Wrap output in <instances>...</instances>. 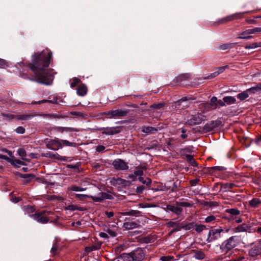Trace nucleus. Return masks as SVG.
I'll list each match as a JSON object with an SVG mask.
<instances>
[{
  "label": "nucleus",
  "instance_id": "obj_63",
  "mask_svg": "<svg viewBox=\"0 0 261 261\" xmlns=\"http://www.w3.org/2000/svg\"><path fill=\"white\" fill-rule=\"evenodd\" d=\"M216 106H217V108L220 107H224V106H225V102H224V100L223 99V100L220 99L217 101Z\"/></svg>",
  "mask_w": 261,
  "mask_h": 261
},
{
  "label": "nucleus",
  "instance_id": "obj_13",
  "mask_svg": "<svg viewBox=\"0 0 261 261\" xmlns=\"http://www.w3.org/2000/svg\"><path fill=\"white\" fill-rule=\"evenodd\" d=\"M79 129L76 128L69 127L54 126L50 128V132L53 133H63L66 132H79Z\"/></svg>",
  "mask_w": 261,
  "mask_h": 261
},
{
  "label": "nucleus",
  "instance_id": "obj_2",
  "mask_svg": "<svg viewBox=\"0 0 261 261\" xmlns=\"http://www.w3.org/2000/svg\"><path fill=\"white\" fill-rule=\"evenodd\" d=\"M229 230V228L223 229L221 227L212 229L208 231L206 241L207 243H213L221 238L222 232L228 233Z\"/></svg>",
  "mask_w": 261,
  "mask_h": 261
},
{
  "label": "nucleus",
  "instance_id": "obj_7",
  "mask_svg": "<svg viewBox=\"0 0 261 261\" xmlns=\"http://www.w3.org/2000/svg\"><path fill=\"white\" fill-rule=\"evenodd\" d=\"M128 111L122 109H117L111 110L105 113L108 118L112 119L115 118H120L127 115Z\"/></svg>",
  "mask_w": 261,
  "mask_h": 261
},
{
  "label": "nucleus",
  "instance_id": "obj_24",
  "mask_svg": "<svg viewBox=\"0 0 261 261\" xmlns=\"http://www.w3.org/2000/svg\"><path fill=\"white\" fill-rule=\"evenodd\" d=\"M87 92V87L85 84H81L77 88L76 90L77 94L81 96H83L86 94Z\"/></svg>",
  "mask_w": 261,
  "mask_h": 261
},
{
  "label": "nucleus",
  "instance_id": "obj_59",
  "mask_svg": "<svg viewBox=\"0 0 261 261\" xmlns=\"http://www.w3.org/2000/svg\"><path fill=\"white\" fill-rule=\"evenodd\" d=\"M12 164L15 166H18L19 165H25V163L23 162L20 161V160H14L13 161Z\"/></svg>",
  "mask_w": 261,
  "mask_h": 261
},
{
  "label": "nucleus",
  "instance_id": "obj_55",
  "mask_svg": "<svg viewBox=\"0 0 261 261\" xmlns=\"http://www.w3.org/2000/svg\"><path fill=\"white\" fill-rule=\"evenodd\" d=\"M23 208L24 211L28 213H32L35 210V208L33 206L31 205L25 206Z\"/></svg>",
  "mask_w": 261,
  "mask_h": 261
},
{
  "label": "nucleus",
  "instance_id": "obj_39",
  "mask_svg": "<svg viewBox=\"0 0 261 261\" xmlns=\"http://www.w3.org/2000/svg\"><path fill=\"white\" fill-rule=\"evenodd\" d=\"M260 203V200L258 198H253L249 201V204L252 207H257Z\"/></svg>",
  "mask_w": 261,
  "mask_h": 261
},
{
  "label": "nucleus",
  "instance_id": "obj_46",
  "mask_svg": "<svg viewBox=\"0 0 261 261\" xmlns=\"http://www.w3.org/2000/svg\"><path fill=\"white\" fill-rule=\"evenodd\" d=\"M247 226L245 224L239 225L234 228L235 232H243L247 230Z\"/></svg>",
  "mask_w": 261,
  "mask_h": 261
},
{
  "label": "nucleus",
  "instance_id": "obj_5",
  "mask_svg": "<svg viewBox=\"0 0 261 261\" xmlns=\"http://www.w3.org/2000/svg\"><path fill=\"white\" fill-rule=\"evenodd\" d=\"M236 236H232L225 240L222 244L221 246V249L222 251L225 253H227L228 251L236 247L237 245V242L236 240Z\"/></svg>",
  "mask_w": 261,
  "mask_h": 261
},
{
  "label": "nucleus",
  "instance_id": "obj_36",
  "mask_svg": "<svg viewBox=\"0 0 261 261\" xmlns=\"http://www.w3.org/2000/svg\"><path fill=\"white\" fill-rule=\"evenodd\" d=\"M141 213L142 212L139 211L131 210L128 212L123 213V214L126 216H137L141 214Z\"/></svg>",
  "mask_w": 261,
  "mask_h": 261
},
{
  "label": "nucleus",
  "instance_id": "obj_37",
  "mask_svg": "<svg viewBox=\"0 0 261 261\" xmlns=\"http://www.w3.org/2000/svg\"><path fill=\"white\" fill-rule=\"evenodd\" d=\"M17 153L21 158L22 160L28 161V160L25 158L27 156V152L24 148H19L17 150Z\"/></svg>",
  "mask_w": 261,
  "mask_h": 261
},
{
  "label": "nucleus",
  "instance_id": "obj_25",
  "mask_svg": "<svg viewBox=\"0 0 261 261\" xmlns=\"http://www.w3.org/2000/svg\"><path fill=\"white\" fill-rule=\"evenodd\" d=\"M237 43H225L221 45H219L217 48L219 50H225L227 49H230L233 48L235 45L237 44Z\"/></svg>",
  "mask_w": 261,
  "mask_h": 261
},
{
  "label": "nucleus",
  "instance_id": "obj_47",
  "mask_svg": "<svg viewBox=\"0 0 261 261\" xmlns=\"http://www.w3.org/2000/svg\"><path fill=\"white\" fill-rule=\"evenodd\" d=\"M217 219V217L214 215H210L206 217L204 219L205 223H210L215 222Z\"/></svg>",
  "mask_w": 261,
  "mask_h": 261
},
{
  "label": "nucleus",
  "instance_id": "obj_48",
  "mask_svg": "<svg viewBox=\"0 0 261 261\" xmlns=\"http://www.w3.org/2000/svg\"><path fill=\"white\" fill-rule=\"evenodd\" d=\"M138 179L142 184L147 186H149L151 183V180L149 178H147L146 179H144V178L141 176L139 177Z\"/></svg>",
  "mask_w": 261,
  "mask_h": 261
},
{
  "label": "nucleus",
  "instance_id": "obj_43",
  "mask_svg": "<svg viewBox=\"0 0 261 261\" xmlns=\"http://www.w3.org/2000/svg\"><path fill=\"white\" fill-rule=\"evenodd\" d=\"M205 256V254L201 251H196L195 252L194 257L197 259H203Z\"/></svg>",
  "mask_w": 261,
  "mask_h": 261
},
{
  "label": "nucleus",
  "instance_id": "obj_57",
  "mask_svg": "<svg viewBox=\"0 0 261 261\" xmlns=\"http://www.w3.org/2000/svg\"><path fill=\"white\" fill-rule=\"evenodd\" d=\"M81 82V80L77 78V77H74L73 79V81L70 84V87L71 88L75 87L79 83H80Z\"/></svg>",
  "mask_w": 261,
  "mask_h": 261
},
{
  "label": "nucleus",
  "instance_id": "obj_30",
  "mask_svg": "<svg viewBox=\"0 0 261 261\" xmlns=\"http://www.w3.org/2000/svg\"><path fill=\"white\" fill-rule=\"evenodd\" d=\"M223 100L225 104L228 105L236 103L237 101L236 98L233 96H225L223 97Z\"/></svg>",
  "mask_w": 261,
  "mask_h": 261
},
{
  "label": "nucleus",
  "instance_id": "obj_51",
  "mask_svg": "<svg viewBox=\"0 0 261 261\" xmlns=\"http://www.w3.org/2000/svg\"><path fill=\"white\" fill-rule=\"evenodd\" d=\"M217 101L218 99L216 97L213 96L211 98L210 100V105L213 109H215L217 108V106H216Z\"/></svg>",
  "mask_w": 261,
  "mask_h": 261
},
{
  "label": "nucleus",
  "instance_id": "obj_18",
  "mask_svg": "<svg viewBox=\"0 0 261 261\" xmlns=\"http://www.w3.org/2000/svg\"><path fill=\"white\" fill-rule=\"evenodd\" d=\"M167 212H172L177 215H179L182 212V209L177 206H175L172 205H167L166 208H165Z\"/></svg>",
  "mask_w": 261,
  "mask_h": 261
},
{
  "label": "nucleus",
  "instance_id": "obj_23",
  "mask_svg": "<svg viewBox=\"0 0 261 261\" xmlns=\"http://www.w3.org/2000/svg\"><path fill=\"white\" fill-rule=\"evenodd\" d=\"M141 130L143 133L149 135L155 134L158 131V129L152 126H144Z\"/></svg>",
  "mask_w": 261,
  "mask_h": 261
},
{
  "label": "nucleus",
  "instance_id": "obj_41",
  "mask_svg": "<svg viewBox=\"0 0 261 261\" xmlns=\"http://www.w3.org/2000/svg\"><path fill=\"white\" fill-rule=\"evenodd\" d=\"M206 226L203 224H198L195 223V230L198 233L201 232L204 229H206Z\"/></svg>",
  "mask_w": 261,
  "mask_h": 261
},
{
  "label": "nucleus",
  "instance_id": "obj_19",
  "mask_svg": "<svg viewBox=\"0 0 261 261\" xmlns=\"http://www.w3.org/2000/svg\"><path fill=\"white\" fill-rule=\"evenodd\" d=\"M191 77V74L188 73H182L174 79V82L176 84H179L181 82L188 80Z\"/></svg>",
  "mask_w": 261,
  "mask_h": 261
},
{
  "label": "nucleus",
  "instance_id": "obj_58",
  "mask_svg": "<svg viewBox=\"0 0 261 261\" xmlns=\"http://www.w3.org/2000/svg\"><path fill=\"white\" fill-rule=\"evenodd\" d=\"M229 66L228 65H226L224 66L219 67L216 69V72L219 75L220 73L224 72V71L226 69L228 68Z\"/></svg>",
  "mask_w": 261,
  "mask_h": 261
},
{
  "label": "nucleus",
  "instance_id": "obj_8",
  "mask_svg": "<svg viewBox=\"0 0 261 261\" xmlns=\"http://www.w3.org/2000/svg\"><path fill=\"white\" fill-rule=\"evenodd\" d=\"M45 213H47L48 214L51 213L49 211H43L40 213H36L34 214H32L30 215V217L40 223H47L49 221V219L44 216Z\"/></svg>",
  "mask_w": 261,
  "mask_h": 261
},
{
  "label": "nucleus",
  "instance_id": "obj_54",
  "mask_svg": "<svg viewBox=\"0 0 261 261\" xmlns=\"http://www.w3.org/2000/svg\"><path fill=\"white\" fill-rule=\"evenodd\" d=\"M67 209L68 210H70V211H72L76 210H78L81 211H83V207H78L77 205H73V204L69 205L67 206Z\"/></svg>",
  "mask_w": 261,
  "mask_h": 261
},
{
  "label": "nucleus",
  "instance_id": "obj_29",
  "mask_svg": "<svg viewBox=\"0 0 261 261\" xmlns=\"http://www.w3.org/2000/svg\"><path fill=\"white\" fill-rule=\"evenodd\" d=\"M195 227V222H191L187 224H185L183 222L182 223V229H184L186 230H190L194 229Z\"/></svg>",
  "mask_w": 261,
  "mask_h": 261
},
{
  "label": "nucleus",
  "instance_id": "obj_44",
  "mask_svg": "<svg viewBox=\"0 0 261 261\" xmlns=\"http://www.w3.org/2000/svg\"><path fill=\"white\" fill-rule=\"evenodd\" d=\"M176 206H178L179 207H192L193 206V204L192 203H190L189 202H186V201H183V202H176Z\"/></svg>",
  "mask_w": 261,
  "mask_h": 261
},
{
  "label": "nucleus",
  "instance_id": "obj_35",
  "mask_svg": "<svg viewBox=\"0 0 261 261\" xmlns=\"http://www.w3.org/2000/svg\"><path fill=\"white\" fill-rule=\"evenodd\" d=\"M146 169L145 166H138L137 168V170L134 171V174L136 176L141 177L143 175V170Z\"/></svg>",
  "mask_w": 261,
  "mask_h": 261
},
{
  "label": "nucleus",
  "instance_id": "obj_26",
  "mask_svg": "<svg viewBox=\"0 0 261 261\" xmlns=\"http://www.w3.org/2000/svg\"><path fill=\"white\" fill-rule=\"evenodd\" d=\"M120 261H134L132 255V252L129 253H122L119 257Z\"/></svg>",
  "mask_w": 261,
  "mask_h": 261
},
{
  "label": "nucleus",
  "instance_id": "obj_38",
  "mask_svg": "<svg viewBox=\"0 0 261 261\" xmlns=\"http://www.w3.org/2000/svg\"><path fill=\"white\" fill-rule=\"evenodd\" d=\"M1 116H2L3 119L5 120H11L14 119H16V115H13L11 114L7 113H2Z\"/></svg>",
  "mask_w": 261,
  "mask_h": 261
},
{
  "label": "nucleus",
  "instance_id": "obj_3",
  "mask_svg": "<svg viewBox=\"0 0 261 261\" xmlns=\"http://www.w3.org/2000/svg\"><path fill=\"white\" fill-rule=\"evenodd\" d=\"M248 256L253 258H257L261 256V239L251 243L248 246Z\"/></svg>",
  "mask_w": 261,
  "mask_h": 261
},
{
  "label": "nucleus",
  "instance_id": "obj_60",
  "mask_svg": "<svg viewBox=\"0 0 261 261\" xmlns=\"http://www.w3.org/2000/svg\"><path fill=\"white\" fill-rule=\"evenodd\" d=\"M15 131L18 134H23L25 133V128L22 126H18Z\"/></svg>",
  "mask_w": 261,
  "mask_h": 261
},
{
  "label": "nucleus",
  "instance_id": "obj_33",
  "mask_svg": "<svg viewBox=\"0 0 261 261\" xmlns=\"http://www.w3.org/2000/svg\"><path fill=\"white\" fill-rule=\"evenodd\" d=\"M249 96V93H248L247 91L246 90L240 93H239L237 97L238 99H239L240 100L243 101L247 99Z\"/></svg>",
  "mask_w": 261,
  "mask_h": 261
},
{
  "label": "nucleus",
  "instance_id": "obj_28",
  "mask_svg": "<svg viewBox=\"0 0 261 261\" xmlns=\"http://www.w3.org/2000/svg\"><path fill=\"white\" fill-rule=\"evenodd\" d=\"M19 177L26 179L25 183H29L31 180L35 177V175L33 174H21L19 175Z\"/></svg>",
  "mask_w": 261,
  "mask_h": 261
},
{
  "label": "nucleus",
  "instance_id": "obj_4",
  "mask_svg": "<svg viewBox=\"0 0 261 261\" xmlns=\"http://www.w3.org/2000/svg\"><path fill=\"white\" fill-rule=\"evenodd\" d=\"M76 197L81 198L82 197H88L94 202H101L105 199H112L113 197L112 195L105 192H100L97 196H88L84 194H76Z\"/></svg>",
  "mask_w": 261,
  "mask_h": 261
},
{
  "label": "nucleus",
  "instance_id": "obj_11",
  "mask_svg": "<svg viewBox=\"0 0 261 261\" xmlns=\"http://www.w3.org/2000/svg\"><path fill=\"white\" fill-rule=\"evenodd\" d=\"M204 116L200 114L197 113L192 115L191 118L187 120L186 123L189 125L192 126L201 123L204 120Z\"/></svg>",
  "mask_w": 261,
  "mask_h": 261
},
{
  "label": "nucleus",
  "instance_id": "obj_42",
  "mask_svg": "<svg viewBox=\"0 0 261 261\" xmlns=\"http://www.w3.org/2000/svg\"><path fill=\"white\" fill-rule=\"evenodd\" d=\"M258 47H261V42H254L252 44L246 45L245 46V49H253Z\"/></svg>",
  "mask_w": 261,
  "mask_h": 261
},
{
  "label": "nucleus",
  "instance_id": "obj_64",
  "mask_svg": "<svg viewBox=\"0 0 261 261\" xmlns=\"http://www.w3.org/2000/svg\"><path fill=\"white\" fill-rule=\"evenodd\" d=\"M199 178H195L190 180V182L192 186H195L199 182Z\"/></svg>",
  "mask_w": 261,
  "mask_h": 261
},
{
  "label": "nucleus",
  "instance_id": "obj_45",
  "mask_svg": "<svg viewBox=\"0 0 261 261\" xmlns=\"http://www.w3.org/2000/svg\"><path fill=\"white\" fill-rule=\"evenodd\" d=\"M61 142L63 145L68 146H72V147H76L77 143L75 142H71L66 140H62L61 141Z\"/></svg>",
  "mask_w": 261,
  "mask_h": 261
},
{
  "label": "nucleus",
  "instance_id": "obj_21",
  "mask_svg": "<svg viewBox=\"0 0 261 261\" xmlns=\"http://www.w3.org/2000/svg\"><path fill=\"white\" fill-rule=\"evenodd\" d=\"M235 187L236 185L233 183L221 184L219 192H226Z\"/></svg>",
  "mask_w": 261,
  "mask_h": 261
},
{
  "label": "nucleus",
  "instance_id": "obj_14",
  "mask_svg": "<svg viewBox=\"0 0 261 261\" xmlns=\"http://www.w3.org/2000/svg\"><path fill=\"white\" fill-rule=\"evenodd\" d=\"M112 165L114 168L117 170H126L128 169L127 164L121 159H116L114 160Z\"/></svg>",
  "mask_w": 261,
  "mask_h": 261
},
{
  "label": "nucleus",
  "instance_id": "obj_9",
  "mask_svg": "<svg viewBox=\"0 0 261 261\" xmlns=\"http://www.w3.org/2000/svg\"><path fill=\"white\" fill-rule=\"evenodd\" d=\"M131 252L134 261H142L145 258L146 251L144 249L137 248Z\"/></svg>",
  "mask_w": 261,
  "mask_h": 261
},
{
  "label": "nucleus",
  "instance_id": "obj_15",
  "mask_svg": "<svg viewBox=\"0 0 261 261\" xmlns=\"http://www.w3.org/2000/svg\"><path fill=\"white\" fill-rule=\"evenodd\" d=\"M261 32V27L260 28H255L254 29H248L247 30L242 33H241L239 36L238 37V38L242 39H249L252 38V36H244V35H251L253 34H255L258 32Z\"/></svg>",
  "mask_w": 261,
  "mask_h": 261
},
{
  "label": "nucleus",
  "instance_id": "obj_1",
  "mask_svg": "<svg viewBox=\"0 0 261 261\" xmlns=\"http://www.w3.org/2000/svg\"><path fill=\"white\" fill-rule=\"evenodd\" d=\"M51 56L52 52L50 51H43L35 55L33 63L28 65L34 74V77L29 78L31 80L47 85L51 84L54 76L44 70L49 66Z\"/></svg>",
  "mask_w": 261,
  "mask_h": 261
},
{
  "label": "nucleus",
  "instance_id": "obj_27",
  "mask_svg": "<svg viewBox=\"0 0 261 261\" xmlns=\"http://www.w3.org/2000/svg\"><path fill=\"white\" fill-rule=\"evenodd\" d=\"M112 182L114 186L121 185L122 186H125L127 181L121 178H114Z\"/></svg>",
  "mask_w": 261,
  "mask_h": 261
},
{
  "label": "nucleus",
  "instance_id": "obj_56",
  "mask_svg": "<svg viewBox=\"0 0 261 261\" xmlns=\"http://www.w3.org/2000/svg\"><path fill=\"white\" fill-rule=\"evenodd\" d=\"M49 102V103H57V101H54L50 100L43 99L38 101H34L32 102V104H41L43 103Z\"/></svg>",
  "mask_w": 261,
  "mask_h": 261
},
{
  "label": "nucleus",
  "instance_id": "obj_16",
  "mask_svg": "<svg viewBox=\"0 0 261 261\" xmlns=\"http://www.w3.org/2000/svg\"><path fill=\"white\" fill-rule=\"evenodd\" d=\"M220 124V120L211 121L205 124L203 128V131L204 133L211 132L219 127Z\"/></svg>",
  "mask_w": 261,
  "mask_h": 261
},
{
  "label": "nucleus",
  "instance_id": "obj_50",
  "mask_svg": "<svg viewBox=\"0 0 261 261\" xmlns=\"http://www.w3.org/2000/svg\"><path fill=\"white\" fill-rule=\"evenodd\" d=\"M60 252V249H59V247L58 245L55 244H54L51 249V253L53 254V255H56L58 254Z\"/></svg>",
  "mask_w": 261,
  "mask_h": 261
},
{
  "label": "nucleus",
  "instance_id": "obj_32",
  "mask_svg": "<svg viewBox=\"0 0 261 261\" xmlns=\"http://www.w3.org/2000/svg\"><path fill=\"white\" fill-rule=\"evenodd\" d=\"M168 189H171V191L172 192H176L181 190L180 181L176 180L173 183L172 187L171 188H169Z\"/></svg>",
  "mask_w": 261,
  "mask_h": 261
},
{
  "label": "nucleus",
  "instance_id": "obj_10",
  "mask_svg": "<svg viewBox=\"0 0 261 261\" xmlns=\"http://www.w3.org/2000/svg\"><path fill=\"white\" fill-rule=\"evenodd\" d=\"M47 148L54 150H57L62 147L60 141L55 139H46L45 141Z\"/></svg>",
  "mask_w": 261,
  "mask_h": 261
},
{
  "label": "nucleus",
  "instance_id": "obj_22",
  "mask_svg": "<svg viewBox=\"0 0 261 261\" xmlns=\"http://www.w3.org/2000/svg\"><path fill=\"white\" fill-rule=\"evenodd\" d=\"M139 224L136 222H125L123 224V227L125 229L130 230L139 227Z\"/></svg>",
  "mask_w": 261,
  "mask_h": 261
},
{
  "label": "nucleus",
  "instance_id": "obj_12",
  "mask_svg": "<svg viewBox=\"0 0 261 261\" xmlns=\"http://www.w3.org/2000/svg\"><path fill=\"white\" fill-rule=\"evenodd\" d=\"M98 130H101V133L106 135H113L121 132L119 126L107 127L97 128Z\"/></svg>",
  "mask_w": 261,
  "mask_h": 261
},
{
  "label": "nucleus",
  "instance_id": "obj_40",
  "mask_svg": "<svg viewBox=\"0 0 261 261\" xmlns=\"http://www.w3.org/2000/svg\"><path fill=\"white\" fill-rule=\"evenodd\" d=\"M225 212L232 216H237L240 214V211L237 208L226 209Z\"/></svg>",
  "mask_w": 261,
  "mask_h": 261
},
{
  "label": "nucleus",
  "instance_id": "obj_6",
  "mask_svg": "<svg viewBox=\"0 0 261 261\" xmlns=\"http://www.w3.org/2000/svg\"><path fill=\"white\" fill-rule=\"evenodd\" d=\"M233 17H223L221 18H217V17H210V19L207 20V25H218L226 23L227 22L232 21Z\"/></svg>",
  "mask_w": 261,
  "mask_h": 261
},
{
  "label": "nucleus",
  "instance_id": "obj_34",
  "mask_svg": "<svg viewBox=\"0 0 261 261\" xmlns=\"http://www.w3.org/2000/svg\"><path fill=\"white\" fill-rule=\"evenodd\" d=\"M249 94H254L256 92L261 90V84H259L256 86L252 87L246 90Z\"/></svg>",
  "mask_w": 261,
  "mask_h": 261
},
{
  "label": "nucleus",
  "instance_id": "obj_62",
  "mask_svg": "<svg viewBox=\"0 0 261 261\" xmlns=\"http://www.w3.org/2000/svg\"><path fill=\"white\" fill-rule=\"evenodd\" d=\"M145 189V187L143 186H141L137 187L136 192L139 194H141L143 193V191Z\"/></svg>",
  "mask_w": 261,
  "mask_h": 261
},
{
  "label": "nucleus",
  "instance_id": "obj_52",
  "mask_svg": "<svg viewBox=\"0 0 261 261\" xmlns=\"http://www.w3.org/2000/svg\"><path fill=\"white\" fill-rule=\"evenodd\" d=\"M165 106V103L163 102H160L158 103H154L150 106V108L151 109H160L162 108Z\"/></svg>",
  "mask_w": 261,
  "mask_h": 261
},
{
  "label": "nucleus",
  "instance_id": "obj_20",
  "mask_svg": "<svg viewBox=\"0 0 261 261\" xmlns=\"http://www.w3.org/2000/svg\"><path fill=\"white\" fill-rule=\"evenodd\" d=\"M36 116L35 114H21L16 115V119L18 120H29L32 119L33 117Z\"/></svg>",
  "mask_w": 261,
  "mask_h": 261
},
{
  "label": "nucleus",
  "instance_id": "obj_49",
  "mask_svg": "<svg viewBox=\"0 0 261 261\" xmlns=\"http://www.w3.org/2000/svg\"><path fill=\"white\" fill-rule=\"evenodd\" d=\"M9 66V63L5 59L0 58V68H6Z\"/></svg>",
  "mask_w": 261,
  "mask_h": 261
},
{
  "label": "nucleus",
  "instance_id": "obj_53",
  "mask_svg": "<svg viewBox=\"0 0 261 261\" xmlns=\"http://www.w3.org/2000/svg\"><path fill=\"white\" fill-rule=\"evenodd\" d=\"M68 189L72 191H83L85 190V189L75 185L71 186L68 188Z\"/></svg>",
  "mask_w": 261,
  "mask_h": 261
},
{
  "label": "nucleus",
  "instance_id": "obj_17",
  "mask_svg": "<svg viewBox=\"0 0 261 261\" xmlns=\"http://www.w3.org/2000/svg\"><path fill=\"white\" fill-rule=\"evenodd\" d=\"M167 226L173 228V231H178L181 229L182 223L179 221H170L167 223Z\"/></svg>",
  "mask_w": 261,
  "mask_h": 261
},
{
  "label": "nucleus",
  "instance_id": "obj_61",
  "mask_svg": "<svg viewBox=\"0 0 261 261\" xmlns=\"http://www.w3.org/2000/svg\"><path fill=\"white\" fill-rule=\"evenodd\" d=\"M173 256H164L161 257L160 259L162 261H170L173 259Z\"/></svg>",
  "mask_w": 261,
  "mask_h": 261
},
{
  "label": "nucleus",
  "instance_id": "obj_31",
  "mask_svg": "<svg viewBox=\"0 0 261 261\" xmlns=\"http://www.w3.org/2000/svg\"><path fill=\"white\" fill-rule=\"evenodd\" d=\"M187 162L191 164L193 167H197L198 166L197 163L194 160L193 156L190 154H187L186 156Z\"/></svg>",
  "mask_w": 261,
  "mask_h": 261
}]
</instances>
